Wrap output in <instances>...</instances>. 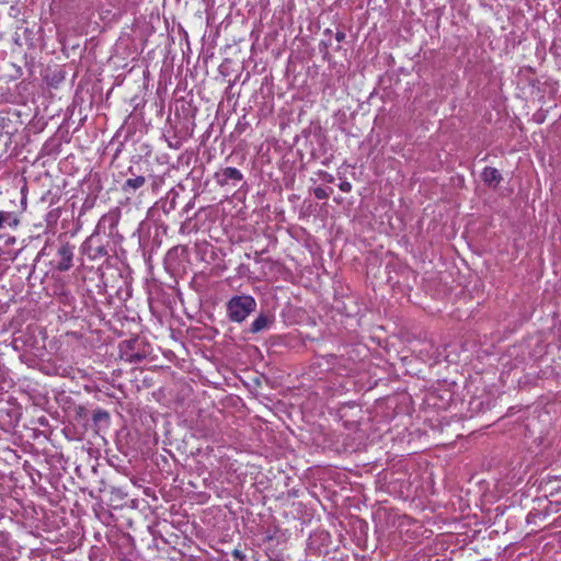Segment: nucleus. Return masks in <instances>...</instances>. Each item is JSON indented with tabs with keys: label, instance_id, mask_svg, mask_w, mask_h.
<instances>
[{
	"label": "nucleus",
	"instance_id": "obj_1",
	"mask_svg": "<svg viewBox=\"0 0 561 561\" xmlns=\"http://www.w3.org/2000/svg\"><path fill=\"white\" fill-rule=\"evenodd\" d=\"M256 302L253 297L234 296L227 302L228 317L233 322H242L255 310Z\"/></svg>",
	"mask_w": 561,
	"mask_h": 561
},
{
	"label": "nucleus",
	"instance_id": "obj_2",
	"mask_svg": "<svg viewBox=\"0 0 561 561\" xmlns=\"http://www.w3.org/2000/svg\"><path fill=\"white\" fill-rule=\"evenodd\" d=\"M60 257L57 268L61 272L68 271L72 265L73 252L69 244H62L58 250Z\"/></svg>",
	"mask_w": 561,
	"mask_h": 561
},
{
	"label": "nucleus",
	"instance_id": "obj_3",
	"mask_svg": "<svg viewBox=\"0 0 561 561\" xmlns=\"http://www.w3.org/2000/svg\"><path fill=\"white\" fill-rule=\"evenodd\" d=\"M481 178L483 182L491 187H496L502 181V175L499 170L491 167L484 168Z\"/></svg>",
	"mask_w": 561,
	"mask_h": 561
},
{
	"label": "nucleus",
	"instance_id": "obj_4",
	"mask_svg": "<svg viewBox=\"0 0 561 561\" xmlns=\"http://www.w3.org/2000/svg\"><path fill=\"white\" fill-rule=\"evenodd\" d=\"M146 183V178L142 175L136 176L134 179H128L124 185L123 191L125 193H130L131 191H136L140 188Z\"/></svg>",
	"mask_w": 561,
	"mask_h": 561
},
{
	"label": "nucleus",
	"instance_id": "obj_5",
	"mask_svg": "<svg viewBox=\"0 0 561 561\" xmlns=\"http://www.w3.org/2000/svg\"><path fill=\"white\" fill-rule=\"evenodd\" d=\"M272 323V320L265 316V314H260L251 324V332L252 333H257V332H261L263 330H265L266 328H268V325Z\"/></svg>",
	"mask_w": 561,
	"mask_h": 561
},
{
	"label": "nucleus",
	"instance_id": "obj_6",
	"mask_svg": "<svg viewBox=\"0 0 561 561\" xmlns=\"http://www.w3.org/2000/svg\"><path fill=\"white\" fill-rule=\"evenodd\" d=\"M222 176H224V182H221V184H225L228 180H234V181L242 180L241 172L238 169L231 168V167H228L222 170Z\"/></svg>",
	"mask_w": 561,
	"mask_h": 561
},
{
	"label": "nucleus",
	"instance_id": "obj_7",
	"mask_svg": "<svg viewBox=\"0 0 561 561\" xmlns=\"http://www.w3.org/2000/svg\"><path fill=\"white\" fill-rule=\"evenodd\" d=\"M314 196H316V198H318V199H325V198H328V197H329V194L327 193V191H325L324 188H322V187H317V188L314 190Z\"/></svg>",
	"mask_w": 561,
	"mask_h": 561
},
{
	"label": "nucleus",
	"instance_id": "obj_8",
	"mask_svg": "<svg viewBox=\"0 0 561 561\" xmlns=\"http://www.w3.org/2000/svg\"><path fill=\"white\" fill-rule=\"evenodd\" d=\"M339 188L342 191V192H350L352 190V184L347 181H343L340 183L339 185Z\"/></svg>",
	"mask_w": 561,
	"mask_h": 561
},
{
	"label": "nucleus",
	"instance_id": "obj_9",
	"mask_svg": "<svg viewBox=\"0 0 561 561\" xmlns=\"http://www.w3.org/2000/svg\"><path fill=\"white\" fill-rule=\"evenodd\" d=\"M9 216H10L9 213L0 211V228L3 227V224L7 221Z\"/></svg>",
	"mask_w": 561,
	"mask_h": 561
},
{
	"label": "nucleus",
	"instance_id": "obj_10",
	"mask_svg": "<svg viewBox=\"0 0 561 561\" xmlns=\"http://www.w3.org/2000/svg\"><path fill=\"white\" fill-rule=\"evenodd\" d=\"M323 35H332V31L330 28H325L323 31Z\"/></svg>",
	"mask_w": 561,
	"mask_h": 561
},
{
	"label": "nucleus",
	"instance_id": "obj_11",
	"mask_svg": "<svg viewBox=\"0 0 561 561\" xmlns=\"http://www.w3.org/2000/svg\"><path fill=\"white\" fill-rule=\"evenodd\" d=\"M153 21H157L158 23H160V18H159V16L151 18V23H152Z\"/></svg>",
	"mask_w": 561,
	"mask_h": 561
},
{
	"label": "nucleus",
	"instance_id": "obj_12",
	"mask_svg": "<svg viewBox=\"0 0 561 561\" xmlns=\"http://www.w3.org/2000/svg\"><path fill=\"white\" fill-rule=\"evenodd\" d=\"M336 36H340V35H344V33L340 32V31H336L335 33Z\"/></svg>",
	"mask_w": 561,
	"mask_h": 561
},
{
	"label": "nucleus",
	"instance_id": "obj_13",
	"mask_svg": "<svg viewBox=\"0 0 561 561\" xmlns=\"http://www.w3.org/2000/svg\"><path fill=\"white\" fill-rule=\"evenodd\" d=\"M233 553H234L236 557H240V553H239L238 550H236Z\"/></svg>",
	"mask_w": 561,
	"mask_h": 561
}]
</instances>
